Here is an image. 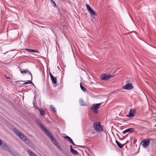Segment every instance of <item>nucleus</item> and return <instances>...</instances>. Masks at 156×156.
Here are the masks:
<instances>
[{
  "instance_id": "nucleus-31",
  "label": "nucleus",
  "mask_w": 156,
  "mask_h": 156,
  "mask_svg": "<svg viewBox=\"0 0 156 156\" xmlns=\"http://www.w3.org/2000/svg\"><path fill=\"white\" fill-rule=\"evenodd\" d=\"M82 86V84H81V83H80V87L81 88V87Z\"/></svg>"
},
{
  "instance_id": "nucleus-8",
  "label": "nucleus",
  "mask_w": 156,
  "mask_h": 156,
  "mask_svg": "<svg viewBox=\"0 0 156 156\" xmlns=\"http://www.w3.org/2000/svg\"><path fill=\"white\" fill-rule=\"evenodd\" d=\"M133 86L131 83L126 84L125 85L122 87V88L127 90H130L133 89Z\"/></svg>"
},
{
  "instance_id": "nucleus-33",
  "label": "nucleus",
  "mask_w": 156,
  "mask_h": 156,
  "mask_svg": "<svg viewBox=\"0 0 156 156\" xmlns=\"http://www.w3.org/2000/svg\"><path fill=\"white\" fill-rule=\"evenodd\" d=\"M120 139H121V140H122L123 139V138H120Z\"/></svg>"
},
{
  "instance_id": "nucleus-13",
  "label": "nucleus",
  "mask_w": 156,
  "mask_h": 156,
  "mask_svg": "<svg viewBox=\"0 0 156 156\" xmlns=\"http://www.w3.org/2000/svg\"><path fill=\"white\" fill-rule=\"evenodd\" d=\"M3 149L8 151H11L9 150V148L8 146V145L6 143H4L3 146Z\"/></svg>"
},
{
  "instance_id": "nucleus-1",
  "label": "nucleus",
  "mask_w": 156,
  "mask_h": 156,
  "mask_svg": "<svg viewBox=\"0 0 156 156\" xmlns=\"http://www.w3.org/2000/svg\"><path fill=\"white\" fill-rule=\"evenodd\" d=\"M13 130L16 134L25 143L30 146L32 145L31 142L23 134L19 132L16 129H14Z\"/></svg>"
},
{
  "instance_id": "nucleus-5",
  "label": "nucleus",
  "mask_w": 156,
  "mask_h": 156,
  "mask_svg": "<svg viewBox=\"0 0 156 156\" xmlns=\"http://www.w3.org/2000/svg\"><path fill=\"white\" fill-rule=\"evenodd\" d=\"M113 76L114 75H106L105 74H103L101 75L100 78L102 80H106Z\"/></svg>"
},
{
  "instance_id": "nucleus-3",
  "label": "nucleus",
  "mask_w": 156,
  "mask_h": 156,
  "mask_svg": "<svg viewBox=\"0 0 156 156\" xmlns=\"http://www.w3.org/2000/svg\"><path fill=\"white\" fill-rule=\"evenodd\" d=\"M101 104V103H99L93 104L92 105L91 109L93 110L94 113L95 114L98 113V110L100 108Z\"/></svg>"
},
{
  "instance_id": "nucleus-7",
  "label": "nucleus",
  "mask_w": 156,
  "mask_h": 156,
  "mask_svg": "<svg viewBox=\"0 0 156 156\" xmlns=\"http://www.w3.org/2000/svg\"><path fill=\"white\" fill-rule=\"evenodd\" d=\"M86 6L87 8V11L89 12L91 15L96 16L97 15L96 12H94L90 7L89 5L86 4Z\"/></svg>"
},
{
  "instance_id": "nucleus-27",
  "label": "nucleus",
  "mask_w": 156,
  "mask_h": 156,
  "mask_svg": "<svg viewBox=\"0 0 156 156\" xmlns=\"http://www.w3.org/2000/svg\"><path fill=\"white\" fill-rule=\"evenodd\" d=\"M28 72L31 76V80H32V74L30 71H28Z\"/></svg>"
},
{
  "instance_id": "nucleus-25",
  "label": "nucleus",
  "mask_w": 156,
  "mask_h": 156,
  "mask_svg": "<svg viewBox=\"0 0 156 156\" xmlns=\"http://www.w3.org/2000/svg\"><path fill=\"white\" fill-rule=\"evenodd\" d=\"M51 107L54 111L56 112V109L53 106H51Z\"/></svg>"
},
{
  "instance_id": "nucleus-23",
  "label": "nucleus",
  "mask_w": 156,
  "mask_h": 156,
  "mask_svg": "<svg viewBox=\"0 0 156 156\" xmlns=\"http://www.w3.org/2000/svg\"><path fill=\"white\" fill-rule=\"evenodd\" d=\"M81 88L82 90L84 92H85L87 90L83 86H82L81 87Z\"/></svg>"
},
{
  "instance_id": "nucleus-16",
  "label": "nucleus",
  "mask_w": 156,
  "mask_h": 156,
  "mask_svg": "<svg viewBox=\"0 0 156 156\" xmlns=\"http://www.w3.org/2000/svg\"><path fill=\"white\" fill-rule=\"evenodd\" d=\"M80 103L81 106H86L87 105L86 103L82 99H80Z\"/></svg>"
},
{
  "instance_id": "nucleus-12",
  "label": "nucleus",
  "mask_w": 156,
  "mask_h": 156,
  "mask_svg": "<svg viewBox=\"0 0 156 156\" xmlns=\"http://www.w3.org/2000/svg\"><path fill=\"white\" fill-rule=\"evenodd\" d=\"M64 138L66 139V140L70 143L73 144L74 145L77 146L76 145L74 142H73L72 140L71 139V138L69 137L68 136H66L64 137Z\"/></svg>"
},
{
  "instance_id": "nucleus-19",
  "label": "nucleus",
  "mask_w": 156,
  "mask_h": 156,
  "mask_svg": "<svg viewBox=\"0 0 156 156\" xmlns=\"http://www.w3.org/2000/svg\"><path fill=\"white\" fill-rule=\"evenodd\" d=\"M74 155H77L78 154V152L76 150L73 149L70 151Z\"/></svg>"
},
{
  "instance_id": "nucleus-18",
  "label": "nucleus",
  "mask_w": 156,
  "mask_h": 156,
  "mask_svg": "<svg viewBox=\"0 0 156 156\" xmlns=\"http://www.w3.org/2000/svg\"><path fill=\"white\" fill-rule=\"evenodd\" d=\"M27 152L30 156H37L33 152H32L30 150L28 149Z\"/></svg>"
},
{
  "instance_id": "nucleus-21",
  "label": "nucleus",
  "mask_w": 156,
  "mask_h": 156,
  "mask_svg": "<svg viewBox=\"0 0 156 156\" xmlns=\"http://www.w3.org/2000/svg\"><path fill=\"white\" fill-rule=\"evenodd\" d=\"M51 4L53 5V6L55 7L56 6V4L54 1L53 0H50Z\"/></svg>"
},
{
  "instance_id": "nucleus-15",
  "label": "nucleus",
  "mask_w": 156,
  "mask_h": 156,
  "mask_svg": "<svg viewBox=\"0 0 156 156\" xmlns=\"http://www.w3.org/2000/svg\"><path fill=\"white\" fill-rule=\"evenodd\" d=\"M115 142H116V144H117V145L119 147H120V148H122L124 146V144H120L117 140H116Z\"/></svg>"
},
{
  "instance_id": "nucleus-24",
  "label": "nucleus",
  "mask_w": 156,
  "mask_h": 156,
  "mask_svg": "<svg viewBox=\"0 0 156 156\" xmlns=\"http://www.w3.org/2000/svg\"><path fill=\"white\" fill-rule=\"evenodd\" d=\"M28 72V71L27 69H25L24 70L22 71L21 70L20 72L21 73H27Z\"/></svg>"
},
{
  "instance_id": "nucleus-11",
  "label": "nucleus",
  "mask_w": 156,
  "mask_h": 156,
  "mask_svg": "<svg viewBox=\"0 0 156 156\" xmlns=\"http://www.w3.org/2000/svg\"><path fill=\"white\" fill-rule=\"evenodd\" d=\"M134 129V128H130L128 129H127L124 131L122 132V133L123 134H125L127 133H131L133 131Z\"/></svg>"
},
{
  "instance_id": "nucleus-6",
  "label": "nucleus",
  "mask_w": 156,
  "mask_h": 156,
  "mask_svg": "<svg viewBox=\"0 0 156 156\" xmlns=\"http://www.w3.org/2000/svg\"><path fill=\"white\" fill-rule=\"evenodd\" d=\"M150 140L149 139L143 140L140 143V144L144 148L147 147L150 144Z\"/></svg>"
},
{
  "instance_id": "nucleus-2",
  "label": "nucleus",
  "mask_w": 156,
  "mask_h": 156,
  "mask_svg": "<svg viewBox=\"0 0 156 156\" xmlns=\"http://www.w3.org/2000/svg\"><path fill=\"white\" fill-rule=\"evenodd\" d=\"M93 127L95 130L99 133L103 131L102 127L99 122H96L93 125Z\"/></svg>"
},
{
  "instance_id": "nucleus-26",
  "label": "nucleus",
  "mask_w": 156,
  "mask_h": 156,
  "mask_svg": "<svg viewBox=\"0 0 156 156\" xmlns=\"http://www.w3.org/2000/svg\"><path fill=\"white\" fill-rule=\"evenodd\" d=\"M3 144L2 141L0 139V146L2 145Z\"/></svg>"
},
{
  "instance_id": "nucleus-29",
  "label": "nucleus",
  "mask_w": 156,
  "mask_h": 156,
  "mask_svg": "<svg viewBox=\"0 0 156 156\" xmlns=\"http://www.w3.org/2000/svg\"><path fill=\"white\" fill-rule=\"evenodd\" d=\"M5 78H7V79H10V77H7V76H5Z\"/></svg>"
},
{
  "instance_id": "nucleus-4",
  "label": "nucleus",
  "mask_w": 156,
  "mask_h": 156,
  "mask_svg": "<svg viewBox=\"0 0 156 156\" xmlns=\"http://www.w3.org/2000/svg\"><path fill=\"white\" fill-rule=\"evenodd\" d=\"M48 136L50 138L51 140L55 144V145L58 148H59L60 147L57 141L53 137L51 133L48 135Z\"/></svg>"
},
{
  "instance_id": "nucleus-32",
  "label": "nucleus",
  "mask_w": 156,
  "mask_h": 156,
  "mask_svg": "<svg viewBox=\"0 0 156 156\" xmlns=\"http://www.w3.org/2000/svg\"><path fill=\"white\" fill-rule=\"evenodd\" d=\"M41 27L42 28H44V27H43V26H41Z\"/></svg>"
},
{
  "instance_id": "nucleus-17",
  "label": "nucleus",
  "mask_w": 156,
  "mask_h": 156,
  "mask_svg": "<svg viewBox=\"0 0 156 156\" xmlns=\"http://www.w3.org/2000/svg\"><path fill=\"white\" fill-rule=\"evenodd\" d=\"M26 50L29 51L33 52H39V51L35 49H30L27 48Z\"/></svg>"
},
{
  "instance_id": "nucleus-10",
  "label": "nucleus",
  "mask_w": 156,
  "mask_h": 156,
  "mask_svg": "<svg viewBox=\"0 0 156 156\" xmlns=\"http://www.w3.org/2000/svg\"><path fill=\"white\" fill-rule=\"evenodd\" d=\"M50 75L52 82L54 84H56L57 82V78L54 77L51 73H50Z\"/></svg>"
},
{
  "instance_id": "nucleus-14",
  "label": "nucleus",
  "mask_w": 156,
  "mask_h": 156,
  "mask_svg": "<svg viewBox=\"0 0 156 156\" xmlns=\"http://www.w3.org/2000/svg\"><path fill=\"white\" fill-rule=\"evenodd\" d=\"M41 129L44 131L45 133H46L47 136L50 133L49 131H48L43 126L41 125Z\"/></svg>"
},
{
  "instance_id": "nucleus-20",
  "label": "nucleus",
  "mask_w": 156,
  "mask_h": 156,
  "mask_svg": "<svg viewBox=\"0 0 156 156\" xmlns=\"http://www.w3.org/2000/svg\"><path fill=\"white\" fill-rule=\"evenodd\" d=\"M39 111L41 115L42 116L45 115V112L42 109H41V110L39 109Z\"/></svg>"
},
{
  "instance_id": "nucleus-28",
  "label": "nucleus",
  "mask_w": 156,
  "mask_h": 156,
  "mask_svg": "<svg viewBox=\"0 0 156 156\" xmlns=\"http://www.w3.org/2000/svg\"><path fill=\"white\" fill-rule=\"evenodd\" d=\"M70 151H72V150H73V148H72V146H71V145H70Z\"/></svg>"
},
{
  "instance_id": "nucleus-9",
  "label": "nucleus",
  "mask_w": 156,
  "mask_h": 156,
  "mask_svg": "<svg viewBox=\"0 0 156 156\" xmlns=\"http://www.w3.org/2000/svg\"><path fill=\"white\" fill-rule=\"evenodd\" d=\"M136 113V110L134 109H131L129 113V114L126 115V116L128 117H132L134 116Z\"/></svg>"
},
{
  "instance_id": "nucleus-30",
  "label": "nucleus",
  "mask_w": 156,
  "mask_h": 156,
  "mask_svg": "<svg viewBox=\"0 0 156 156\" xmlns=\"http://www.w3.org/2000/svg\"><path fill=\"white\" fill-rule=\"evenodd\" d=\"M76 146H78L80 147H84V146H81V145H77Z\"/></svg>"
},
{
  "instance_id": "nucleus-22",
  "label": "nucleus",
  "mask_w": 156,
  "mask_h": 156,
  "mask_svg": "<svg viewBox=\"0 0 156 156\" xmlns=\"http://www.w3.org/2000/svg\"><path fill=\"white\" fill-rule=\"evenodd\" d=\"M33 83L31 81H29L28 82H26L23 83V84H31Z\"/></svg>"
}]
</instances>
